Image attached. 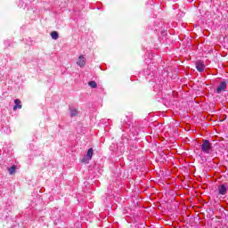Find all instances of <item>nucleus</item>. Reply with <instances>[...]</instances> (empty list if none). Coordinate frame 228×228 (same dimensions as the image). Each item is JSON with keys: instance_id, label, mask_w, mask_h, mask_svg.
<instances>
[{"instance_id": "obj_2", "label": "nucleus", "mask_w": 228, "mask_h": 228, "mask_svg": "<svg viewBox=\"0 0 228 228\" xmlns=\"http://www.w3.org/2000/svg\"><path fill=\"white\" fill-rule=\"evenodd\" d=\"M226 89H227V82L223 81L217 86L216 92L217 94H222V92H225Z\"/></svg>"}, {"instance_id": "obj_8", "label": "nucleus", "mask_w": 228, "mask_h": 228, "mask_svg": "<svg viewBox=\"0 0 228 228\" xmlns=\"http://www.w3.org/2000/svg\"><path fill=\"white\" fill-rule=\"evenodd\" d=\"M16 171H17V167H15V165H13L12 167L9 168V174L11 175H13V174H15Z\"/></svg>"}, {"instance_id": "obj_3", "label": "nucleus", "mask_w": 228, "mask_h": 228, "mask_svg": "<svg viewBox=\"0 0 228 228\" xmlns=\"http://www.w3.org/2000/svg\"><path fill=\"white\" fill-rule=\"evenodd\" d=\"M17 110H22V102L20 99L14 100L13 111H17Z\"/></svg>"}, {"instance_id": "obj_12", "label": "nucleus", "mask_w": 228, "mask_h": 228, "mask_svg": "<svg viewBox=\"0 0 228 228\" xmlns=\"http://www.w3.org/2000/svg\"><path fill=\"white\" fill-rule=\"evenodd\" d=\"M77 110H73L70 111V116L71 117H77Z\"/></svg>"}, {"instance_id": "obj_11", "label": "nucleus", "mask_w": 228, "mask_h": 228, "mask_svg": "<svg viewBox=\"0 0 228 228\" xmlns=\"http://www.w3.org/2000/svg\"><path fill=\"white\" fill-rule=\"evenodd\" d=\"M91 159H88L87 156H85L83 159H82V163H88V161H90Z\"/></svg>"}, {"instance_id": "obj_5", "label": "nucleus", "mask_w": 228, "mask_h": 228, "mask_svg": "<svg viewBox=\"0 0 228 228\" xmlns=\"http://www.w3.org/2000/svg\"><path fill=\"white\" fill-rule=\"evenodd\" d=\"M217 191H218L219 195H225L227 193V187L224 184L219 185L217 187Z\"/></svg>"}, {"instance_id": "obj_10", "label": "nucleus", "mask_w": 228, "mask_h": 228, "mask_svg": "<svg viewBox=\"0 0 228 228\" xmlns=\"http://www.w3.org/2000/svg\"><path fill=\"white\" fill-rule=\"evenodd\" d=\"M88 85L91 88H97V83L95 81H89Z\"/></svg>"}, {"instance_id": "obj_7", "label": "nucleus", "mask_w": 228, "mask_h": 228, "mask_svg": "<svg viewBox=\"0 0 228 228\" xmlns=\"http://www.w3.org/2000/svg\"><path fill=\"white\" fill-rule=\"evenodd\" d=\"M93 156H94V149L90 148L87 151V154H86L87 159H92Z\"/></svg>"}, {"instance_id": "obj_9", "label": "nucleus", "mask_w": 228, "mask_h": 228, "mask_svg": "<svg viewBox=\"0 0 228 228\" xmlns=\"http://www.w3.org/2000/svg\"><path fill=\"white\" fill-rule=\"evenodd\" d=\"M51 37H52L53 40H58V32L57 31H53L51 33Z\"/></svg>"}, {"instance_id": "obj_1", "label": "nucleus", "mask_w": 228, "mask_h": 228, "mask_svg": "<svg viewBox=\"0 0 228 228\" xmlns=\"http://www.w3.org/2000/svg\"><path fill=\"white\" fill-rule=\"evenodd\" d=\"M201 151L204 154H209L213 151V145L209 142V140H203L201 144Z\"/></svg>"}, {"instance_id": "obj_4", "label": "nucleus", "mask_w": 228, "mask_h": 228, "mask_svg": "<svg viewBox=\"0 0 228 228\" xmlns=\"http://www.w3.org/2000/svg\"><path fill=\"white\" fill-rule=\"evenodd\" d=\"M77 65H78V67H85V65H86V60L85 59V56L80 55L78 57Z\"/></svg>"}, {"instance_id": "obj_6", "label": "nucleus", "mask_w": 228, "mask_h": 228, "mask_svg": "<svg viewBox=\"0 0 228 228\" xmlns=\"http://www.w3.org/2000/svg\"><path fill=\"white\" fill-rule=\"evenodd\" d=\"M196 69L198 72H204V69H206V66L204 65V63L200 62V61H197L196 62Z\"/></svg>"}]
</instances>
